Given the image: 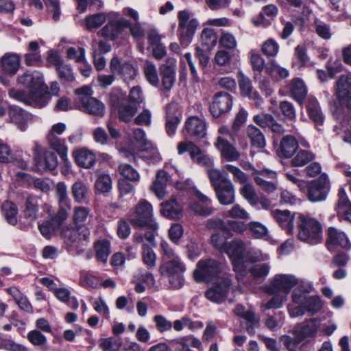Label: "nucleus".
Returning a JSON list of instances; mask_svg holds the SVG:
<instances>
[{
  "mask_svg": "<svg viewBox=\"0 0 351 351\" xmlns=\"http://www.w3.org/2000/svg\"><path fill=\"white\" fill-rule=\"evenodd\" d=\"M120 339L110 337L100 340L99 347L103 351H118L121 346Z\"/></svg>",
  "mask_w": 351,
  "mask_h": 351,
  "instance_id": "13d9d810",
  "label": "nucleus"
},
{
  "mask_svg": "<svg viewBox=\"0 0 351 351\" xmlns=\"http://www.w3.org/2000/svg\"><path fill=\"white\" fill-rule=\"evenodd\" d=\"M315 155L306 150H300L292 159V165L295 167H303L313 160Z\"/></svg>",
  "mask_w": 351,
  "mask_h": 351,
  "instance_id": "864d4df0",
  "label": "nucleus"
},
{
  "mask_svg": "<svg viewBox=\"0 0 351 351\" xmlns=\"http://www.w3.org/2000/svg\"><path fill=\"white\" fill-rule=\"evenodd\" d=\"M18 82L27 88H29V93L33 100L40 101L46 104L44 101L46 95V87L44 84L43 75L39 71L27 72L19 76Z\"/></svg>",
  "mask_w": 351,
  "mask_h": 351,
  "instance_id": "0eeeda50",
  "label": "nucleus"
},
{
  "mask_svg": "<svg viewBox=\"0 0 351 351\" xmlns=\"http://www.w3.org/2000/svg\"><path fill=\"white\" fill-rule=\"evenodd\" d=\"M246 134L252 147L257 149L265 147L266 145L265 136L260 129L253 125H249L246 128Z\"/></svg>",
  "mask_w": 351,
  "mask_h": 351,
  "instance_id": "4c0bfd02",
  "label": "nucleus"
},
{
  "mask_svg": "<svg viewBox=\"0 0 351 351\" xmlns=\"http://www.w3.org/2000/svg\"><path fill=\"white\" fill-rule=\"evenodd\" d=\"M162 260L158 268L160 274L167 278L169 287L173 289H180L184 285L183 276L186 267L180 256L165 241L160 243Z\"/></svg>",
  "mask_w": 351,
  "mask_h": 351,
  "instance_id": "f03ea898",
  "label": "nucleus"
},
{
  "mask_svg": "<svg viewBox=\"0 0 351 351\" xmlns=\"http://www.w3.org/2000/svg\"><path fill=\"white\" fill-rule=\"evenodd\" d=\"M207 175L214 189L219 188L224 180H230L223 176L222 172L215 168H210L207 170Z\"/></svg>",
  "mask_w": 351,
  "mask_h": 351,
  "instance_id": "bf43d9fd",
  "label": "nucleus"
},
{
  "mask_svg": "<svg viewBox=\"0 0 351 351\" xmlns=\"http://www.w3.org/2000/svg\"><path fill=\"white\" fill-rule=\"evenodd\" d=\"M232 97L227 93H218L213 99L210 106V111L212 115L219 117L222 114L228 112L232 107Z\"/></svg>",
  "mask_w": 351,
  "mask_h": 351,
  "instance_id": "dca6fc26",
  "label": "nucleus"
},
{
  "mask_svg": "<svg viewBox=\"0 0 351 351\" xmlns=\"http://www.w3.org/2000/svg\"><path fill=\"white\" fill-rule=\"evenodd\" d=\"M95 248L97 260L106 263L111 252L110 242L107 240L99 241L95 244Z\"/></svg>",
  "mask_w": 351,
  "mask_h": 351,
  "instance_id": "8fccbe9b",
  "label": "nucleus"
},
{
  "mask_svg": "<svg viewBox=\"0 0 351 351\" xmlns=\"http://www.w3.org/2000/svg\"><path fill=\"white\" fill-rule=\"evenodd\" d=\"M167 182V173L163 170H159L156 174V179L151 186V190L159 199H162L166 195Z\"/></svg>",
  "mask_w": 351,
  "mask_h": 351,
  "instance_id": "58836bf2",
  "label": "nucleus"
},
{
  "mask_svg": "<svg viewBox=\"0 0 351 351\" xmlns=\"http://www.w3.org/2000/svg\"><path fill=\"white\" fill-rule=\"evenodd\" d=\"M271 215L278 223L285 229L289 234L293 232L294 215L287 210H281L279 209L271 210Z\"/></svg>",
  "mask_w": 351,
  "mask_h": 351,
  "instance_id": "c756f323",
  "label": "nucleus"
},
{
  "mask_svg": "<svg viewBox=\"0 0 351 351\" xmlns=\"http://www.w3.org/2000/svg\"><path fill=\"white\" fill-rule=\"evenodd\" d=\"M250 230L252 235L257 239L268 238V230L265 226L260 222L253 221L249 224Z\"/></svg>",
  "mask_w": 351,
  "mask_h": 351,
  "instance_id": "69168bd1",
  "label": "nucleus"
},
{
  "mask_svg": "<svg viewBox=\"0 0 351 351\" xmlns=\"http://www.w3.org/2000/svg\"><path fill=\"white\" fill-rule=\"evenodd\" d=\"M88 188L81 180L76 181L71 187V193L75 202L81 203L84 202L88 195Z\"/></svg>",
  "mask_w": 351,
  "mask_h": 351,
  "instance_id": "de8ad7c7",
  "label": "nucleus"
},
{
  "mask_svg": "<svg viewBox=\"0 0 351 351\" xmlns=\"http://www.w3.org/2000/svg\"><path fill=\"white\" fill-rule=\"evenodd\" d=\"M34 160L39 171L56 169L58 165L56 155L48 150L44 149L40 145L36 143L34 147Z\"/></svg>",
  "mask_w": 351,
  "mask_h": 351,
  "instance_id": "ddd939ff",
  "label": "nucleus"
},
{
  "mask_svg": "<svg viewBox=\"0 0 351 351\" xmlns=\"http://www.w3.org/2000/svg\"><path fill=\"white\" fill-rule=\"evenodd\" d=\"M215 191L220 204L230 205L234 203L235 191L231 180H224L221 185Z\"/></svg>",
  "mask_w": 351,
  "mask_h": 351,
  "instance_id": "cd10ccee",
  "label": "nucleus"
},
{
  "mask_svg": "<svg viewBox=\"0 0 351 351\" xmlns=\"http://www.w3.org/2000/svg\"><path fill=\"white\" fill-rule=\"evenodd\" d=\"M293 335V337L283 335L280 337V341L288 351H298L300 344L304 341L295 330Z\"/></svg>",
  "mask_w": 351,
  "mask_h": 351,
  "instance_id": "09e8293b",
  "label": "nucleus"
},
{
  "mask_svg": "<svg viewBox=\"0 0 351 351\" xmlns=\"http://www.w3.org/2000/svg\"><path fill=\"white\" fill-rule=\"evenodd\" d=\"M262 52L267 57H275L279 52V45L273 38L265 40L261 48Z\"/></svg>",
  "mask_w": 351,
  "mask_h": 351,
  "instance_id": "0e129e2a",
  "label": "nucleus"
},
{
  "mask_svg": "<svg viewBox=\"0 0 351 351\" xmlns=\"http://www.w3.org/2000/svg\"><path fill=\"white\" fill-rule=\"evenodd\" d=\"M193 194L197 199V202L191 204V210L199 215L208 216L210 215L213 211V208L210 206V199L197 189L193 190Z\"/></svg>",
  "mask_w": 351,
  "mask_h": 351,
  "instance_id": "b1692460",
  "label": "nucleus"
},
{
  "mask_svg": "<svg viewBox=\"0 0 351 351\" xmlns=\"http://www.w3.org/2000/svg\"><path fill=\"white\" fill-rule=\"evenodd\" d=\"M21 60L16 53H5L1 58V65L3 73L8 75H14L19 67Z\"/></svg>",
  "mask_w": 351,
  "mask_h": 351,
  "instance_id": "7c9ffc66",
  "label": "nucleus"
},
{
  "mask_svg": "<svg viewBox=\"0 0 351 351\" xmlns=\"http://www.w3.org/2000/svg\"><path fill=\"white\" fill-rule=\"evenodd\" d=\"M119 173L123 177V179L127 181L138 183L141 176L138 171L132 165L126 163L120 164L118 167Z\"/></svg>",
  "mask_w": 351,
  "mask_h": 351,
  "instance_id": "c03bdc74",
  "label": "nucleus"
},
{
  "mask_svg": "<svg viewBox=\"0 0 351 351\" xmlns=\"http://www.w3.org/2000/svg\"><path fill=\"white\" fill-rule=\"evenodd\" d=\"M1 212L4 219L10 225L17 224L19 209L14 203L9 200L5 201L1 205Z\"/></svg>",
  "mask_w": 351,
  "mask_h": 351,
  "instance_id": "a19ab883",
  "label": "nucleus"
},
{
  "mask_svg": "<svg viewBox=\"0 0 351 351\" xmlns=\"http://www.w3.org/2000/svg\"><path fill=\"white\" fill-rule=\"evenodd\" d=\"M176 60L168 59L165 64L160 67V73L162 78V86L165 90L169 91L176 82Z\"/></svg>",
  "mask_w": 351,
  "mask_h": 351,
  "instance_id": "4be33fe9",
  "label": "nucleus"
},
{
  "mask_svg": "<svg viewBox=\"0 0 351 351\" xmlns=\"http://www.w3.org/2000/svg\"><path fill=\"white\" fill-rule=\"evenodd\" d=\"M336 210L339 215H343L344 219L351 223V202L343 188L339 190Z\"/></svg>",
  "mask_w": 351,
  "mask_h": 351,
  "instance_id": "72a5a7b5",
  "label": "nucleus"
},
{
  "mask_svg": "<svg viewBox=\"0 0 351 351\" xmlns=\"http://www.w3.org/2000/svg\"><path fill=\"white\" fill-rule=\"evenodd\" d=\"M161 214L169 219H178L182 216V207L174 197L160 204Z\"/></svg>",
  "mask_w": 351,
  "mask_h": 351,
  "instance_id": "2f4dec72",
  "label": "nucleus"
},
{
  "mask_svg": "<svg viewBox=\"0 0 351 351\" xmlns=\"http://www.w3.org/2000/svg\"><path fill=\"white\" fill-rule=\"evenodd\" d=\"M8 116L10 123L16 125L21 132L27 130L32 119V114L16 106L9 107Z\"/></svg>",
  "mask_w": 351,
  "mask_h": 351,
  "instance_id": "a211bd4d",
  "label": "nucleus"
},
{
  "mask_svg": "<svg viewBox=\"0 0 351 351\" xmlns=\"http://www.w3.org/2000/svg\"><path fill=\"white\" fill-rule=\"evenodd\" d=\"M306 110L308 117L315 123L317 129L322 130L319 126H322L324 122V116L317 99L313 97L308 98Z\"/></svg>",
  "mask_w": 351,
  "mask_h": 351,
  "instance_id": "c85d7f7f",
  "label": "nucleus"
},
{
  "mask_svg": "<svg viewBox=\"0 0 351 351\" xmlns=\"http://www.w3.org/2000/svg\"><path fill=\"white\" fill-rule=\"evenodd\" d=\"M240 192L251 205L255 206L258 204V197L253 185L247 183L245 184L241 189Z\"/></svg>",
  "mask_w": 351,
  "mask_h": 351,
  "instance_id": "052dcab7",
  "label": "nucleus"
},
{
  "mask_svg": "<svg viewBox=\"0 0 351 351\" xmlns=\"http://www.w3.org/2000/svg\"><path fill=\"white\" fill-rule=\"evenodd\" d=\"M129 26H130V22L123 18L114 21L108 20V23L98 32V35L114 40Z\"/></svg>",
  "mask_w": 351,
  "mask_h": 351,
  "instance_id": "f3484780",
  "label": "nucleus"
},
{
  "mask_svg": "<svg viewBox=\"0 0 351 351\" xmlns=\"http://www.w3.org/2000/svg\"><path fill=\"white\" fill-rule=\"evenodd\" d=\"M231 236L228 228L225 229L224 231L215 232L210 236V243L215 249L223 253L228 243L227 240Z\"/></svg>",
  "mask_w": 351,
  "mask_h": 351,
  "instance_id": "79ce46f5",
  "label": "nucleus"
},
{
  "mask_svg": "<svg viewBox=\"0 0 351 351\" xmlns=\"http://www.w3.org/2000/svg\"><path fill=\"white\" fill-rule=\"evenodd\" d=\"M130 221L134 226L146 227L153 232L156 231L158 228V225L154 217L152 206L144 199H141L135 206L134 212L131 215Z\"/></svg>",
  "mask_w": 351,
  "mask_h": 351,
  "instance_id": "39448f33",
  "label": "nucleus"
},
{
  "mask_svg": "<svg viewBox=\"0 0 351 351\" xmlns=\"http://www.w3.org/2000/svg\"><path fill=\"white\" fill-rule=\"evenodd\" d=\"M239 87L241 95L243 97H248L254 101L256 105L259 106L262 104L263 99L258 93L255 90L252 86L251 80L240 72L239 73Z\"/></svg>",
  "mask_w": 351,
  "mask_h": 351,
  "instance_id": "aec40b11",
  "label": "nucleus"
},
{
  "mask_svg": "<svg viewBox=\"0 0 351 351\" xmlns=\"http://www.w3.org/2000/svg\"><path fill=\"white\" fill-rule=\"evenodd\" d=\"M117 108H118L119 119L125 122L132 120L137 111V108L131 104H123Z\"/></svg>",
  "mask_w": 351,
  "mask_h": 351,
  "instance_id": "6e6d98bb",
  "label": "nucleus"
},
{
  "mask_svg": "<svg viewBox=\"0 0 351 351\" xmlns=\"http://www.w3.org/2000/svg\"><path fill=\"white\" fill-rule=\"evenodd\" d=\"M298 239L310 245H317L322 241L321 223L309 215L300 214L298 217Z\"/></svg>",
  "mask_w": 351,
  "mask_h": 351,
  "instance_id": "7ed1b4c3",
  "label": "nucleus"
},
{
  "mask_svg": "<svg viewBox=\"0 0 351 351\" xmlns=\"http://www.w3.org/2000/svg\"><path fill=\"white\" fill-rule=\"evenodd\" d=\"M47 138L50 147L54 149L62 160H66L68 149L65 145L64 140L59 137H53L51 135Z\"/></svg>",
  "mask_w": 351,
  "mask_h": 351,
  "instance_id": "49530a36",
  "label": "nucleus"
},
{
  "mask_svg": "<svg viewBox=\"0 0 351 351\" xmlns=\"http://www.w3.org/2000/svg\"><path fill=\"white\" fill-rule=\"evenodd\" d=\"M199 21L194 14L188 10H182L178 13V34L181 45L187 46L193 40Z\"/></svg>",
  "mask_w": 351,
  "mask_h": 351,
  "instance_id": "6e6552de",
  "label": "nucleus"
},
{
  "mask_svg": "<svg viewBox=\"0 0 351 351\" xmlns=\"http://www.w3.org/2000/svg\"><path fill=\"white\" fill-rule=\"evenodd\" d=\"M298 148V142L295 137L286 135L282 137L280 143V153L281 156L290 158Z\"/></svg>",
  "mask_w": 351,
  "mask_h": 351,
  "instance_id": "e433bc0d",
  "label": "nucleus"
},
{
  "mask_svg": "<svg viewBox=\"0 0 351 351\" xmlns=\"http://www.w3.org/2000/svg\"><path fill=\"white\" fill-rule=\"evenodd\" d=\"M313 290L312 284L301 280L291 293L292 303L287 306L288 313L291 317L304 315L308 312L315 315L322 308V303L319 296L308 295Z\"/></svg>",
  "mask_w": 351,
  "mask_h": 351,
  "instance_id": "f257e3e1",
  "label": "nucleus"
},
{
  "mask_svg": "<svg viewBox=\"0 0 351 351\" xmlns=\"http://www.w3.org/2000/svg\"><path fill=\"white\" fill-rule=\"evenodd\" d=\"M75 94L80 96L82 108L84 111L96 116H103L105 106L102 102L92 97L93 90L89 86H83L75 90Z\"/></svg>",
  "mask_w": 351,
  "mask_h": 351,
  "instance_id": "9d476101",
  "label": "nucleus"
},
{
  "mask_svg": "<svg viewBox=\"0 0 351 351\" xmlns=\"http://www.w3.org/2000/svg\"><path fill=\"white\" fill-rule=\"evenodd\" d=\"M320 326V320L317 318L305 319L298 325L295 330L304 341L307 338L314 337Z\"/></svg>",
  "mask_w": 351,
  "mask_h": 351,
  "instance_id": "bb28decb",
  "label": "nucleus"
},
{
  "mask_svg": "<svg viewBox=\"0 0 351 351\" xmlns=\"http://www.w3.org/2000/svg\"><path fill=\"white\" fill-rule=\"evenodd\" d=\"M9 96L21 102L27 104H34L36 106L43 107L45 104L41 103L40 101L33 100L31 97V94L26 95L23 91L12 88L9 91Z\"/></svg>",
  "mask_w": 351,
  "mask_h": 351,
  "instance_id": "3c124183",
  "label": "nucleus"
},
{
  "mask_svg": "<svg viewBox=\"0 0 351 351\" xmlns=\"http://www.w3.org/2000/svg\"><path fill=\"white\" fill-rule=\"evenodd\" d=\"M38 208V199L34 196L27 197L25 200L23 213L24 217L29 221V223H32L37 219Z\"/></svg>",
  "mask_w": 351,
  "mask_h": 351,
  "instance_id": "37998d69",
  "label": "nucleus"
},
{
  "mask_svg": "<svg viewBox=\"0 0 351 351\" xmlns=\"http://www.w3.org/2000/svg\"><path fill=\"white\" fill-rule=\"evenodd\" d=\"M80 285L84 287L97 289L101 287V279L87 271H82L80 274Z\"/></svg>",
  "mask_w": 351,
  "mask_h": 351,
  "instance_id": "603ef678",
  "label": "nucleus"
},
{
  "mask_svg": "<svg viewBox=\"0 0 351 351\" xmlns=\"http://www.w3.org/2000/svg\"><path fill=\"white\" fill-rule=\"evenodd\" d=\"M75 162L83 168L90 169L93 167L96 162V156L90 150L82 148L73 152Z\"/></svg>",
  "mask_w": 351,
  "mask_h": 351,
  "instance_id": "473e14b6",
  "label": "nucleus"
},
{
  "mask_svg": "<svg viewBox=\"0 0 351 351\" xmlns=\"http://www.w3.org/2000/svg\"><path fill=\"white\" fill-rule=\"evenodd\" d=\"M245 250L244 243L240 239H235L228 242L223 252L230 258L234 271L237 273L238 280H240V277L247 274L246 261L243 256Z\"/></svg>",
  "mask_w": 351,
  "mask_h": 351,
  "instance_id": "423d86ee",
  "label": "nucleus"
},
{
  "mask_svg": "<svg viewBox=\"0 0 351 351\" xmlns=\"http://www.w3.org/2000/svg\"><path fill=\"white\" fill-rule=\"evenodd\" d=\"M351 88V73L342 75L337 82L336 92L340 97L345 95L346 91H349Z\"/></svg>",
  "mask_w": 351,
  "mask_h": 351,
  "instance_id": "4d7b16f0",
  "label": "nucleus"
},
{
  "mask_svg": "<svg viewBox=\"0 0 351 351\" xmlns=\"http://www.w3.org/2000/svg\"><path fill=\"white\" fill-rule=\"evenodd\" d=\"M290 93L291 97L298 102L303 103L307 95V88L301 79L295 78L291 80Z\"/></svg>",
  "mask_w": 351,
  "mask_h": 351,
  "instance_id": "ea45409f",
  "label": "nucleus"
},
{
  "mask_svg": "<svg viewBox=\"0 0 351 351\" xmlns=\"http://www.w3.org/2000/svg\"><path fill=\"white\" fill-rule=\"evenodd\" d=\"M308 199L311 202H322L326 199L330 189L328 176L322 173L317 179L307 183Z\"/></svg>",
  "mask_w": 351,
  "mask_h": 351,
  "instance_id": "9b49d317",
  "label": "nucleus"
},
{
  "mask_svg": "<svg viewBox=\"0 0 351 351\" xmlns=\"http://www.w3.org/2000/svg\"><path fill=\"white\" fill-rule=\"evenodd\" d=\"M62 234L68 244L77 246L81 240L86 241L89 238L90 232L88 228H78L74 226L63 228Z\"/></svg>",
  "mask_w": 351,
  "mask_h": 351,
  "instance_id": "393cba45",
  "label": "nucleus"
},
{
  "mask_svg": "<svg viewBox=\"0 0 351 351\" xmlns=\"http://www.w3.org/2000/svg\"><path fill=\"white\" fill-rule=\"evenodd\" d=\"M194 278L197 282L218 281L221 278L229 276L223 271V266L213 259L201 260L197 263V269L193 273Z\"/></svg>",
  "mask_w": 351,
  "mask_h": 351,
  "instance_id": "20e7f679",
  "label": "nucleus"
},
{
  "mask_svg": "<svg viewBox=\"0 0 351 351\" xmlns=\"http://www.w3.org/2000/svg\"><path fill=\"white\" fill-rule=\"evenodd\" d=\"M134 280L146 285L148 287H153L155 285V279L152 274L138 270L133 276Z\"/></svg>",
  "mask_w": 351,
  "mask_h": 351,
  "instance_id": "774afa93",
  "label": "nucleus"
},
{
  "mask_svg": "<svg viewBox=\"0 0 351 351\" xmlns=\"http://www.w3.org/2000/svg\"><path fill=\"white\" fill-rule=\"evenodd\" d=\"M300 281L301 280L292 274H276L271 280L269 285L265 286V290L270 295L280 292L287 295Z\"/></svg>",
  "mask_w": 351,
  "mask_h": 351,
  "instance_id": "1a4fd4ad",
  "label": "nucleus"
},
{
  "mask_svg": "<svg viewBox=\"0 0 351 351\" xmlns=\"http://www.w3.org/2000/svg\"><path fill=\"white\" fill-rule=\"evenodd\" d=\"M95 188L100 193H108L112 189V179L108 174L99 176L95 182Z\"/></svg>",
  "mask_w": 351,
  "mask_h": 351,
  "instance_id": "680f3d73",
  "label": "nucleus"
},
{
  "mask_svg": "<svg viewBox=\"0 0 351 351\" xmlns=\"http://www.w3.org/2000/svg\"><path fill=\"white\" fill-rule=\"evenodd\" d=\"M254 179L255 183L261 188V189L267 193H274L278 189V184L276 180L273 181H267L259 176H255Z\"/></svg>",
  "mask_w": 351,
  "mask_h": 351,
  "instance_id": "338daca9",
  "label": "nucleus"
},
{
  "mask_svg": "<svg viewBox=\"0 0 351 351\" xmlns=\"http://www.w3.org/2000/svg\"><path fill=\"white\" fill-rule=\"evenodd\" d=\"M223 171H228L230 172L233 176V180L234 182H239L241 184H245L247 183L248 178L247 176L239 168L231 165H226L223 167Z\"/></svg>",
  "mask_w": 351,
  "mask_h": 351,
  "instance_id": "e2e57ef3",
  "label": "nucleus"
},
{
  "mask_svg": "<svg viewBox=\"0 0 351 351\" xmlns=\"http://www.w3.org/2000/svg\"><path fill=\"white\" fill-rule=\"evenodd\" d=\"M181 121V114L178 112V104L172 101L166 106V130L169 136L176 134L178 125Z\"/></svg>",
  "mask_w": 351,
  "mask_h": 351,
  "instance_id": "412c9836",
  "label": "nucleus"
},
{
  "mask_svg": "<svg viewBox=\"0 0 351 351\" xmlns=\"http://www.w3.org/2000/svg\"><path fill=\"white\" fill-rule=\"evenodd\" d=\"M110 71L113 74L121 75L125 82L134 80L136 69L128 62H121L117 57L112 58L110 63Z\"/></svg>",
  "mask_w": 351,
  "mask_h": 351,
  "instance_id": "6ab92c4d",
  "label": "nucleus"
},
{
  "mask_svg": "<svg viewBox=\"0 0 351 351\" xmlns=\"http://www.w3.org/2000/svg\"><path fill=\"white\" fill-rule=\"evenodd\" d=\"M92 217L90 210L87 207L80 206L73 208L72 220L76 228H86L85 226Z\"/></svg>",
  "mask_w": 351,
  "mask_h": 351,
  "instance_id": "f704fd0d",
  "label": "nucleus"
},
{
  "mask_svg": "<svg viewBox=\"0 0 351 351\" xmlns=\"http://www.w3.org/2000/svg\"><path fill=\"white\" fill-rule=\"evenodd\" d=\"M179 154L188 152L192 160L202 166L211 168L213 165V160L208 156L205 155L202 151L193 143L190 141L181 142L178 145Z\"/></svg>",
  "mask_w": 351,
  "mask_h": 351,
  "instance_id": "f8f14e48",
  "label": "nucleus"
},
{
  "mask_svg": "<svg viewBox=\"0 0 351 351\" xmlns=\"http://www.w3.org/2000/svg\"><path fill=\"white\" fill-rule=\"evenodd\" d=\"M230 285V277L223 276L221 280L216 281L215 285L207 290L206 297L213 302L221 303L226 300Z\"/></svg>",
  "mask_w": 351,
  "mask_h": 351,
  "instance_id": "2eb2a0df",
  "label": "nucleus"
},
{
  "mask_svg": "<svg viewBox=\"0 0 351 351\" xmlns=\"http://www.w3.org/2000/svg\"><path fill=\"white\" fill-rule=\"evenodd\" d=\"M326 246L331 252L340 249L349 250L351 248V243L343 232L335 227H330L328 230Z\"/></svg>",
  "mask_w": 351,
  "mask_h": 351,
  "instance_id": "4468645a",
  "label": "nucleus"
},
{
  "mask_svg": "<svg viewBox=\"0 0 351 351\" xmlns=\"http://www.w3.org/2000/svg\"><path fill=\"white\" fill-rule=\"evenodd\" d=\"M215 145L220 152L221 158L228 162L236 161L240 157V154L236 148L221 136L217 137Z\"/></svg>",
  "mask_w": 351,
  "mask_h": 351,
  "instance_id": "a878e982",
  "label": "nucleus"
},
{
  "mask_svg": "<svg viewBox=\"0 0 351 351\" xmlns=\"http://www.w3.org/2000/svg\"><path fill=\"white\" fill-rule=\"evenodd\" d=\"M144 73L147 80L152 86L159 85V77L156 66L151 62H147L144 66Z\"/></svg>",
  "mask_w": 351,
  "mask_h": 351,
  "instance_id": "5fc2aeb1",
  "label": "nucleus"
},
{
  "mask_svg": "<svg viewBox=\"0 0 351 351\" xmlns=\"http://www.w3.org/2000/svg\"><path fill=\"white\" fill-rule=\"evenodd\" d=\"M113 14L98 13L89 15L86 18V25L88 29H97L102 25Z\"/></svg>",
  "mask_w": 351,
  "mask_h": 351,
  "instance_id": "a18cd8bd",
  "label": "nucleus"
},
{
  "mask_svg": "<svg viewBox=\"0 0 351 351\" xmlns=\"http://www.w3.org/2000/svg\"><path fill=\"white\" fill-rule=\"evenodd\" d=\"M137 154L148 163H156L160 160L158 149L151 141L141 147Z\"/></svg>",
  "mask_w": 351,
  "mask_h": 351,
  "instance_id": "c9c22d12",
  "label": "nucleus"
},
{
  "mask_svg": "<svg viewBox=\"0 0 351 351\" xmlns=\"http://www.w3.org/2000/svg\"><path fill=\"white\" fill-rule=\"evenodd\" d=\"M185 131L191 137L202 138L206 135V123L197 116L189 117L185 121Z\"/></svg>",
  "mask_w": 351,
  "mask_h": 351,
  "instance_id": "5701e85b",
  "label": "nucleus"
}]
</instances>
